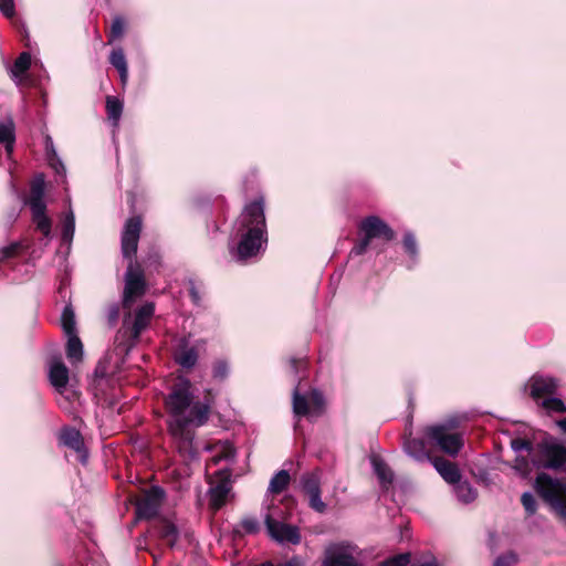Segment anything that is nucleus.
<instances>
[{"label": "nucleus", "instance_id": "nucleus-1", "mask_svg": "<svg viewBox=\"0 0 566 566\" xmlns=\"http://www.w3.org/2000/svg\"><path fill=\"white\" fill-rule=\"evenodd\" d=\"M142 230V219L133 217L125 223L122 234V252L129 259L125 274V287L123 293V307L125 310L122 327L116 340L125 352H129L138 342L140 334L149 326L154 314V303L147 302L133 311L132 304L146 292V284L140 266L133 262L137 252L138 240Z\"/></svg>", "mask_w": 566, "mask_h": 566}, {"label": "nucleus", "instance_id": "nucleus-2", "mask_svg": "<svg viewBox=\"0 0 566 566\" xmlns=\"http://www.w3.org/2000/svg\"><path fill=\"white\" fill-rule=\"evenodd\" d=\"M165 407L170 436L180 450H185L192 457L196 430L209 420L212 399L209 397L199 399L193 395L191 382L179 378L165 398Z\"/></svg>", "mask_w": 566, "mask_h": 566}, {"label": "nucleus", "instance_id": "nucleus-3", "mask_svg": "<svg viewBox=\"0 0 566 566\" xmlns=\"http://www.w3.org/2000/svg\"><path fill=\"white\" fill-rule=\"evenodd\" d=\"M234 235L239 239L237 256L247 260L255 256L266 243V222L263 198L248 203L234 223Z\"/></svg>", "mask_w": 566, "mask_h": 566}, {"label": "nucleus", "instance_id": "nucleus-4", "mask_svg": "<svg viewBox=\"0 0 566 566\" xmlns=\"http://www.w3.org/2000/svg\"><path fill=\"white\" fill-rule=\"evenodd\" d=\"M45 182L42 175L34 178L29 198V206L32 212V219L36 226V229L42 232L45 243L48 244L51 235L52 222L45 214L46 206L44 202Z\"/></svg>", "mask_w": 566, "mask_h": 566}, {"label": "nucleus", "instance_id": "nucleus-5", "mask_svg": "<svg viewBox=\"0 0 566 566\" xmlns=\"http://www.w3.org/2000/svg\"><path fill=\"white\" fill-rule=\"evenodd\" d=\"M535 489L566 522V483L542 473L536 478Z\"/></svg>", "mask_w": 566, "mask_h": 566}, {"label": "nucleus", "instance_id": "nucleus-6", "mask_svg": "<svg viewBox=\"0 0 566 566\" xmlns=\"http://www.w3.org/2000/svg\"><path fill=\"white\" fill-rule=\"evenodd\" d=\"M359 230L364 233V237L352 249L350 255L364 254L373 239L382 238L388 242L395 238L394 230L376 216L365 218L359 224Z\"/></svg>", "mask_w": 566, "mask_h": 566}, {"label": "nucleus", "instance_id": "nucleus-7", "mask_svg": "<svg viewBox=\"0 0 566 566\" xmlns=\"http://www.w3.org/2000/svg\"><path fill=\"white\" fill-rule=\"evenodd\" d=\"M566 462V449L549 439L542 440L535 448L534 468L558 469Z\"/></svg>", "mask_w": 566, "mask_h": 566}, {"label": "nucleus", "instance_id": "nucleus-8", "mask_svg": "<svg viewBox=\"0 0 566 566\" xmlns=\"http://www.w3.org/2000/svg\"><path fill=\"white\" fill-rule=\"evenodd\" d=\"M324 407L323 395L313 389L308 394L301 395L295 388L293 392V412L301 416H319Z\"/></svg>", "mask_w": 566, "mask_h": 566}, {"label": "nucleus", "instance_id": "nucleus-9", "mask_svg": "<svg viewBox=\"0 0 566 566\" xmlns=\"http://www.w3.org/2000/svg\"><path fill=\"white\" fill-rule=\"evenodd\" d=\"M427 437L443 452L457 455L463 446L462 436L452 433L446 426H433L427 429Z\"/></svg>", "mask_w": 566, "mask_h": 566}, {"label": "nucleus", "instance_id": "nucleus-10", "mask_svg": "<svg viewBox=\"0 0 566 566\" xmlns=\"http://www.w3.org/2000/svg\"><path fill=\"white\" fill-rule=\"evenodd\" d=\"M356 554V546L347 543L332 544L325 551L323 566H360Z\"/></svg>", "mask_w": 566, "mask_h": 566}, {"label": "nucleus", "instance_id": "nucleus-11", "mask_svg": "<svg viewBox=\"0 0 566 566\" xmlns=\"http://www.w3.org/2000/svg\"><path fill=\"white\" fill-rule=\"evenodd\" d=\"M231 472L229 469L219 470L211 481L210 505L213 510H219L224 503L231 491Z\"/></svg>", "mask_w": 566, "mask_h": 566}, {"label": "nucleus", "instance_id": "nucleus-12", "mask_svg": "<svg viewBox=\"0 0 566 566\" xmlns=\"http://www.w3.org/2000/svg\"><path fill=\"white\" fill-rule=\"evenodd\" d=\"M270 536L279 543L298 544L301 534L296 526L281 523L274 520L270 514L264 518Z\"/></svg>", "mask_w": 566, "mask_h": 566}, {"label": "nucleus", "instance_id": "nucleus-13", "mask_svg": "<svg viewBox=\"0 0 566 566\" xmlns=\"http://www.w3.org/2000/svg\"><path fill=\"white\" fill-rule=\"evenodd\" d=\"M165 497V492L163 489L158 486L150 488L143 497L137 502V516L138 518H153L157 515L163 500Z\"/></svg>", "mask_w": 566, "mask_h": 566}, {"label": "nucleus", "instance_id": "nucleus-14", "mask_svg": "<svg viewBox=\"0 0 566 566\" xmlns=\"http://www.w3.org/2000/svg\"><path fill=\"white\" fill-rule=\"evenodd\" d=\"M301 485L308 496L310 507L318 513H324L326 504L321 499L319 476L316 472L305 473L301 478Z\"/></svg>", "mask_w": 566, "mask_h": 566}, {"label": "nucleus", "instance_id": "nucleus-15", "mask_svg": "<svg viewBox=\"0 0 566 566\" xmlns=\"http://www.w3.org/2000/svg\"><path fill=\"white\" fill-rule=\"evenodd\" d=\"M528 387L533 399L538 401L555 394L558 382L552 377L533 376L528 381Z\"/></svg>", "mask_w": 566, "mask_h": 566}, {"label": "nucleus", "instance_id": "nucleus-16", "mask_svg": "<svg viewBox=\"0 0 566 566\" xmlns=\"http://www.w3.org/2000/svg\"><path fill=\"white\" fill-rule=\"evenodd\" d=\"M50 384L59 394H64L69 384V368L61 359H53L49 365Z\"/></svg>", "mask_w": 566, "mask_h": 566}, {"label": "nucleus", "instance_id": "nucleus-17", "mask_svg": "<svg viewBox=\"0 0 566 566\" xmlns=\"http://www.w3.org/2000/svg\"><path fill=\"white\" fill-rule=\"evenodd\" d=\"M431 462L438 473L449 484L454 486L461 480V473L455 463L443 458H433Z\"/></svg>", "mask_w": 566, "mask_h": 566}, {"label": "nucleus", "instance_id": "nucleus-18", "mask_svg": "<svg viewBox=\"0 0 566 566\" xmlns=\"http://www.w3.org/2000/svg\"><path fill=\"white\" fill-rule=\"evenodd\" d=\"M60 439L64 446L81 453V461L83 463L86 461V453L83 450L84 443L78 430L74 428H65L64 430H62Z\"/></svg>", "mask_w": 566, "mask_h": 566}, {"label": "nucleus", "instance_id": "nucleus-19", "mask_svg": "<svg viewBox=\"0 0 566 566\" xmlns=\"http://www.w3.org/2000/svg\"><path fill=\"white\" fill-rule=\"evenodd\" d=\"M405 451L408 455L417 461L432 460L426 450L423 440L417 438H408L403 443Z\"/></svg>", "mask_w": 566, "mask_h": 566}, {"label": "nucleus", "instance_id": "nucleus-20", "mask_svg": "<svg viewBox=\"0 0 566 566\" xmlns=\"http://www.w3.org/2000/svg\"><path fill=\"white\" fill-rule=\"evenodd\" d=\"M207 449L214 452V454L211 458V462L214 465L219 464L222 461L230 462L234 459L235 455V450L233 446L228 441L219 442L214 444L212 448L207 447Z\"/></svg>", "mask_w": 566, "mask_h": 566}, {"label": "nucleus", "instance_id": "nucleus-21", "mask_svg": "<svg viewBox=\"0 0 566 566\" xmlns=\"http://www.w3.org/2000/svg\"><path fill=\"white\" fill-rule=\"evenodd\" d=\"M198 353L195 347L186 344L180 345L175 353V360L184 368H191L196 365Z\"/></svg>", "mask_w": 566, "mask_h": 566}, {"label": "nucleus", "instance_id": "nucleus-22", "mask_svg": "<svg viewBox=\"0 0 566 566\" xmlns=\"http://www.w3.org/2000/svg\"><path fill=\"white\" fill-rule=\"evenodd\" d=\"M109 63L118 71L120 82L123 85H125L128 80V67L122 48H117L111 52Z\"/></svg>", "mask_w": 566, "mask_h": 566}, {"label": "nucleus", "instance_id": "nucleus-23", "mask_svg": "<svg viewBox=\"0 0 566 566\" xmlns=\"http://www.w3.org/2000/svg\"><path fill=\"white\" fill-rule=\"evenodd\" d=\"M15 134L14 124L11 119L0 123V144L4 145L8 156H11L14 148Z\"/></svg>", "mask_w": 566, "mask_h": 566}, {"label": "nucleus", "instance_id": "nucleus-24", "mask_svg": "<svg viewBox=\"0 0 566 566\" xmlns=\"http://www.w3.org/2000/svg\"><path fill=\"white\" fill-rule=\"evenodd\" d=\"M453 491L458 500L464 504L473 502L476 496V490L468 481H459L454 486Z\"/></svg>", "mask_w": 566, "mask_h": 566}, {"label": "nucleus", "instance_id": "nucleus-25", "mask_svg": "<svg viewBox=\"0 0 566 566\" xmlns=\"http://www.w3.org/2000/svg\"><path fill=\"white\" fill-rule=\"evenodd\" d=\"M66 356L72 363L80 361L83 356V345L76 334L66 335Z\"/></svg>", "mask_w": 566, "mask_h": 566}, {"label": "nucleus", "instance_id": "nucleus-26", "mask_svg": "<svg viewBox=\"0 0 566 566\" xmlns=\"http://www.w3.org/2000/svg\"><path fill=\"white\" fill-rule=\"evenodd\" d=\"M158 532L160 537L172 547L178 538V530L174 523L167 520L159 522Z\"/></svg>", "mask_w": 566, "mask_h": 566}, {"label": "nucleus", "instance_id": "nucleus-27", "mask_svg": "<svg viewBox=\"0 0 566 566\" xmlns=\"http://www.w3.org/2000/svg\"><path fill=\"white\" fill-rule=\"evenodd\" d=\"M106 112L108 119L113 123V126L117 127L123 113V103L114 96H107Z\"/></svg>", "mask_w": 566, "mask_h": 566}, {"label": "nucleus", "instance_id": "nucleus-28", "mask_svg": "<svg viewBox=\"0 0 566 566\" xmlns=\"http://www.w3.org/2000/svg\"><path fill=\"white\" fill-rule=\"evenodd\" d=\"M290 483V474L286 470H281L277 473L274 474V476L271 479L268 491L273 494H279Z\"/></svg>", "mask_w": 566, "mask_h": 566}, {"label": "nucleus", "instance_id": "nucleus-29", "mask_svg": "<svg viewBox=\"0 0 566 566\" xmlns=\"http://www.w3.org/2000/svg\"><path fill=\"white\" fill-rule=\"evenodd\" d=\"M371 464L375 473L382 484L391 483L394 476L392 472L380 458L373 457Z\"/></svg>", "mask_w": 566, "mask_h": 566}, {"label": "nucleus", "instance_id": "nucleus-30", "mask_svg": "<svg viewBox=\"0 0 566 566\" xmlns=\"http://www.w3.org/2000/svg\"><path fill=\"white\" fill-rule=\"evenodd\" d=\"M75 232V217L73 211L70 209L63 220L62 224V240L69 244L72 242Z\"/></svg>", "mask_w": 566, "mask_h": 566}, {"label": "nucleus", "instance_id": "nucleus-31", "mask_svg": "<svg viewBox=\"0 0 566 566\" xmlns=\"http://www.w3.org/2000/svg\"><path fill=\"white\" fill-rule=\"evenodd\" d=\"M61 323L65 335L76 334L75 314L70 305L64 307L61 316Z\"/></svg>", "mask_w": 566, "mask_h": 566}, {"label": "nucleus", "instance_id": "nucleus-32", "mask_svg": "<svg viewBox=\"0 0 566 566\" xmlns=\"http://www.w3.org/2000/svg\"><path fill=\"white\" fill-rule=\"evenodd\" d=\"M31 65V55L28 52H23L19 55V57L14 61V64L11 69V74L14 78H18L20 75L24 74Z\"/></svg>", "mask_w": 566, "mask_h": 566}, {"label": "nucleus", "instance_id": "nucleus-33", "mask_svg": "<svg viewBox=\"0 0 566 566\" xmlns=\"http://www.w3.org/2000/svg\"><path fill=\"white\" fill-rule=\"evenodd\" d=\"M24 249L21 242H12L0 251V264L17 256Z\"/></svg>", "mask_w": 566, "mask_h": 566}, {"label": "nucleus", "instance_id": "nucleus-34", "mask_svg": "<svg viewBox=\"0 0 566 566\" xmlns=\"http://www.w3.org/2000/svg\"><path fill=\"white\" fill-rule=\"evenodd\" d=\"M542 407L548 412H566V406L564 401L559 398L547 397L544 398L541 402Z\"/></svg>", "mask_w": 566, "mask_h": 566}, {"label": "nucleus", "instance_id": "nucleus-35", "mask_svg": "<svg viewBox=\"0 0 566 566\" xmlns=\"http://www.w3.org/2000/svg\"><path fill=\"white\" fill-rule=\"evenodd\" d=\"M511 447L515 452L526 451L531 459L534 457L535 448L532 443L524 439H514L511 441Z\"/></svg>", "mask_w": 566, "mask_h": 566}, {"label": "nucleus", "instance_id": "nucleus-36", "mask_svg": "<svg viewBox=\"0 0 566 566\" xmlns=\"http://www.w3.org/2000/svg\"><path fill=\"white\" fill-rule=\"evenodd\" d=\"M125 22L120 17H116L111 25L109 42L119 39L124 34Z\"/></svg>", "mask_w": 566, "mask_h": 566}, {"label": "nucleus", "instance_id": "nucleus-37", "mask_svg": "<svg viewBox=\"0 0 566 566\" xmlns=\"http://www.w3.org/2000/svg\"><path fill=\"white\" fill-rule=\"evenodd\" d=\"M410 562V554L403 553L392 556L381 563V566H407Z\"/></svg>", "mask_w": 566, "mask_h": 566}, {"label": "nucleus", "instance_id": "nucleus-38", "mask_svg": "<svg viewBox=\"0 0 566 566\" xmlns=\"http://www.w3.org/2000/svg\"><path fill=\"white\" fill-rule=\"evenodd\" d=\"M521 502L528 515H533L536 512V500L531 492L523 493Z\"/></svg>", "mask_w": 566, "mask_h": 566}, {"label": "nucleus", "instance_id": "nucleus-39", "mask_svg": "<svg viewBox=\"0 0 566 566\" xmlns=\"http://www.w3.org/2000/svg\"><path fill=\"white\" fill-rule=\"evenodd\" d=\"M242 530L248 534H254L260 530V524L256 517L247 516L241 521Z\"/></svg>", "mask_w": 566, "mask_h": 566}, {"label": "nucleus", "instance_id": "nucleus-40", "mask_svg": "<svg viewBox=\"0 0 566 566\" xmlns=\"http://www.w3.org/2000/svg\"><path fill=\"white\" fill-rule=\"evenodd\" d=\"M229 374L228 364L223 360H219L213 366V377L219 380H223Z\"/></svg>", "mask_w": 566, "mask_h": 566}, {"label": "nucleus", "instance_id": "nucleus-41", "mask_svg": "<svg viewBox=\"0 0 566 566\" xmlns=\"http://www.w3.org/2000/svg\"><path fill=\"white\" fill-rule=\"evenodd\" d=\"M403 247L411 258L417 255V243L412 233H406L403 238Z\"/></svg>", "mask_w": 566, "mask_h": 566}, {"label": "nucleus", "instance_id": "nucleus-42", "mask_svg": "<svg viewBox=\"0 0 566 566\" xmlns=\"http://www.w3.org/2000/svg\"><path fill=\"white\" fill-rule=\"evenodd\" d=\"M516 562V555L513 553H507L497 557L494 562V566H514Z\"/></svg>", "mask_w": 566, "mask_h": 566}, {"label": "nucleus", "instance_id": "nucleus-43", "mask_svg": "<svg viewBox=\"0 0 566 566\" xmlns=\"http://www.w3.org/2000/svg\"><path fill=\"white\" fill-rule=\"evenodd\" d=\"M0 11L8 18L15 14L14 0H0Z\"/></svg>", "mask_w": 566, "mask_h": 566}, {"label": "nucleus", "instance_id": "nucleus-44", "mask_svg": "<svg viewBox=\"0 0 566 566\" xmlns=\"http://www.w3.org/2000/svg\"><path fill=\"white\" fill-rule=\"evenodd\" d=\"M107 321L109 325H115L119 317V306L118 304H112L107 308Z\"/></svg>", "mask_w": 566, "mask_h": 566}, {"label": "nucleus", "instance_id": "nucleus-45", "mask_svg": "<svg viewBox=\"0 0 566 566\" xmlns=\"http://www.w3.org/2000/svg\"><path fill=\"white\" fill-rule=\"evenodd\" d=\"M261 566H304V562L302 560L301 557L294 556L291 559H289L284 563H280L277 565H274V564L268 562V563H263Z\"/></svg>", "mask_w": 566, "mask_h": 566}, {"label": "nucleus", "instance_id": "nucleus-46", "mask_svg": "<svg viewBox=\"0 0 566 566\" xmlns=\"http://www.w3.org/2000/svg\"><path fill=\"white\" fill-rule=\"evenodd\" d=\"M51 166L54 168L56 174L64 176L65 174V167L64 165L56 158H50Z\"/></svg>", "mask_w": 566, "mask_h": 566}, {"label": "nucleus", "instance_id": "nucleus-47", "mask_svg": "<svg viewBox=\"0 0 566 566\" xmlns=\"http://www.w3.org/2000/svg\"><path fill=\"white\" fill-rule=\"evenodd\" d=\"M412 566H438V563L434 558H431L430 560L423 562V563H416L412 564Z\"/></svg>", "mask_w": 566, "mask_h": 566}, {"label": "nucleus", "instance_id": "nucleus-48", "mask_svg": "<svg viewBox=\"0 0 566 566\" xmlns=\"http://www.w3.org/2000/svg\"><path fill=\"white\" fill-rule=\"evenodd\" d=\"M46 149L48 153H52L53 156H55V151L53 149L52 139L50 137L46 138Z\"/></svg>", "mask_w": 566, "mask_h": 566}, {"label": "nucleus", "instance_id": "nucleus-49", "mask_svg": "<svg viewBox=\"0 0 566 566\" xmlns=\"http://www.w3.org/2000/svg\"><path fill=\"white\" fill-rule=\"evenodd\" d=\"M190 294H191V297H192L193 302L198 303L199 302V295H198V292L196 291V289L193 286L190 290Z\"/></svg>", "mask_w": 566, "mask_h": 566}, {"label": "nucleus", "instance_id": "nucleus-50", "mask_svg": "<svg viewBox=\"0 0 566 566\" xmlns=\"http://www.w3.org/2000/svg\"><path fill=\"white\" fill-rule=\"evenodd\" d=\"M557 426L564 431L566 432V418L562 419V420H558L557 421Z\"/></svg>", "mask_w": 566, "mask_h": 566}, {"label": "nucleus", "instance_id": "nucleus-51", "mask_svg": "<svg viewBox=\"0 0 566 566\" xmlns=\"http://www.w3.org/2000/svg\"><path fill=\"white\" fill-rule=\"evenodd\" d=\"M18 216H19V212H18L17 210H13V211L10 213V216H9L10 221H11V222H12V221H14V220L18 218Z\"/></svg>", "mask_w": 566, "mask_h": 566}, {"label": "nucleus", "instance_id": "nucleus-52", "mask_svg": "<svg viewBox=\"0 0 566 566\" xmlns=\"http://www.w3.org/2000/svg\"><path fill=\"white\" fill-rule=\"evenodd\" d=\"M291 363H292V365H293V368H296V367H295V365H296V364H298V365H301V366H303V365H304V361H303V360H295V359H292V361H291Z\"/></svg>", "mask_w": 566, "mask_h": 566}, {"label": "nucleus", "instance_id": "nucleus-53", "mask_svg": "<svg viewBox=\"0 0 566 566\" xmlns=\"http://www.w3.org/2000/svg\"><path fill=\"white\" fill-rule=\"evenodd\" d=\"M516 468H517L518 470H521L523 473H526V472H527V468H522V464H520V463L516 465Z\"/></svg>", "mask_w": 566, "mask_h": 566}]
</instances>
